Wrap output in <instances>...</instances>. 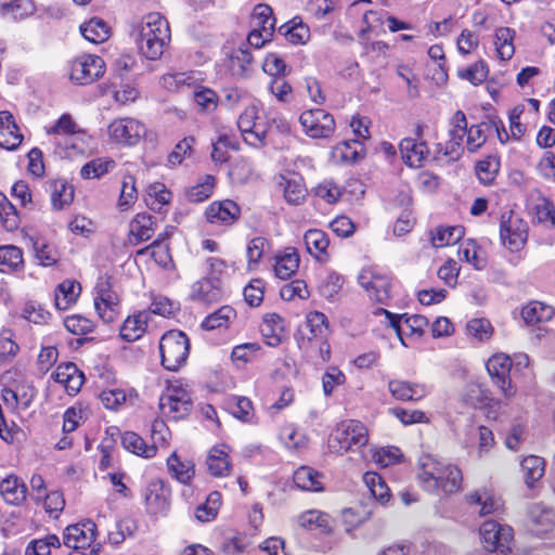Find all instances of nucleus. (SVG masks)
<instances>
[{"instance_id":"nucleus-39","label":"nucleus","mask_w":555,"mask_h":555,"mask_svg":"<svg viewBox=\"0 0 555 555\" xmlns=\"http://www.w3.org/2000/svg\"><path fill=\"white\" fill-rule=\"evenodd\" d=\"M81 35L92 43H102L109 38V27L101 18L93 17L80 26Z\"/></svg>"},{"instance_id":"nucleus-31","label":"nucleus","mask_w":555,"mask_h":555,"mask_svg":"<svg viewBox=\"0 0 555 555\" xmlns=\"http://www.w3.org/2000/svg\"><path fill=\"white\" fill-rule=\"evenodd\" d=\"M192 94L193 103L197 113L211 114L218 107L219 98L212 89L204 86H197L194 88Z\"/></svg>"},{"instance_id":"nucleus-30","label":"nucleus","mask_w":555,"mask_h":555,"mask_svg":"<svg viewBox=\"0 0 555 555\" xmlns=\"http://www.w3.org/2000/svg\"><path fill=\"white\" fill-rule=\"evenodd\" d=\"M260 331L267 345L271 347L278 346L284 333L283 319L276 313L267 314L263 318Z\"/></svg>"},{"instance_id":"nucleus-47","label":"nucleus","mask_w":555,"mask_h":555,"mask_svg":"<svg viewBox=\"0 0 555 555\" xmlns=\"http://www.w3.org/2000/svg\"><path fill=\"white\" fill-rule=\"evenodd\" d=\"M307 326L309 327V339H326L330 335V326L327 318L324 313L319 311L310 312L307 315Z\"/></svg>"},{"instance_id":"nucleus-45","label":"nucleus","mask_w":555,"mask_h":555,"mask_svg":"<svg viewBox=\"0 0 555 555\" xmlns=\"http://www.w3.org/2000/svg\"><path fill=\"white\" fill-rule=\"evenodd\" d=\"M227 406L230 413L243 421L251 422L254 418V408L251 401L246 397L233 396L227 400Z\"/></svg>"},{"instance_id":"nucleus-18","label":"nucleus","mask_w":555,"mask_h":555,"mask_svg":"<svg viewBox=\"0 0 555 555\" xmlns=\"http://www.w3.org/2000/svg\"><path fill=\"white\" fill-rule=\"evenodd\" d=\"M402 160L412 168H420L429 155L425 142H417L413 138H405L399 144Z\"/></svg>"},{"instance_id":"nucleus-7","label":"nucleus","mask_w":555,"mask_h":555,"mask_svg":"<svg viewBox=\"0 0 555 555\" xmlns=\"http://www.w3.org/2000/svg\"><path fill=\"white\" fill-rule=\"evenodd\" d=\"M105 69V63L98 55H82L70 64V80L77 85H89L99 79Z\"/></svg>"},{"instance_id":"nucleus-6","label":"nucleus","mask_w":555,"mask_h":555,"mask_svg":"<svg viewBox=\"0 0 555 555\" xmlns=\"http://www.w3.org/2000/svg\"><path fill=\"white\" fill-rule=\"evenodd\" d=\"M299 121L305 133L313 139L328 138L335 130L334 117L322 108L305 111Z\"/></svg>"},{"instance_id":"nucleus-43","label":"nucleus","mask_w":555,"mask_h":555,"mask_svg":"<svg viewBox=\"0 0 555 555\" xmlns=\"http://www.w3.org/2000/svg\"><path fill=\"white\" fill-rule=\"evenodd\" d=\"M515 30L509 27H501L495 31V41L498 55L501 60H509L515 53L513 43Z\"/></svg>"},{"instance_id":"nucleus-24","label":"nucleus","mask_w":555,"mask_h":555,"mask_svg":"<svg viewBox=\"0 0 555 555\" xmlns=\"http://www.w3.org/2000/svg\"><path fill=\"white\" fill-rule=\"evenodd\" d=\"M168 473L172 478L183 485H190L195 476V464L191 460H182L177 452L167 459Z\"/></svg>"},{"instance_id":"nucleus-20","label":"nucleus","mask_w":555,"mask_h":555,"mask_svg":"<svg viewBox=\"0 0 555 555\" xmlns=\"http://www.w3.org/2000/svg\"><path fill=\"white\" fill-rule=\"evenodd\" d=\"M118 306L117 295L111 292L107 285H100L98 296L94 298V307L99 317L105 322L111 323L117 317L116 307Z\"/></svg>"},{"instance_id":"nucleus-25","label":"nucleus","mask_w":555,"mask_h":555,"mask_svg":"<svg viewBox=\"0 0 555 555\" xmlns=\"http://www.w3.org/2000/svg\"><path fill=\"white\" fill-rule=\"evenodd\" d=\"M279 185L283 189L286 202L292 205H299L306 197L307 190L298 175L280 176Z\"/></svg>"},{"instance_id":"nucleus-15","label":"nucleus","mask_w":555,"mask_h":555,"mask_svg":"<svg viewBox=\"0 0 555 555\" xmlns=\"http://www.w3.org/2000/svg\"><path fill=\"white\" fill-rule=\"evenodd\" d=\"M192 401L189 395L182 390L165 393L159 399V410L166 417L179 420L190 413Z\"/></svg>"},{"instance_id":"nucleus-13","label":"nucleus","mask_w":555,"mask_h":555,"mask_svg":"<svg viewBox=\"0 0 555 555\" xmlns=\"http://www.w3.org/2000/svg\"><path fill=\"white\" fill-rule=\"evenodd\" d=\"M464 500L468 507L480 517L494 514L502 507L501 500L487 487L467 493Z\"/></svg>"},{"instance_id":"nucleus-64","label":"nucleus","mask_w":555,"mask_h":555,"mask_svg":"<svg viewBox=\"0 0 555 555\" xmlns=\"http://www.w3.org/2000/svg\"><path fill=\"white\" fill-rule=\"evenodd\" d=\"M34 248L36 257L42 266H52L60 258L57 249L50 244L36 242Z\"/></svg>"},{"instance_id":"nucleus-42","label":"nucleus","mask_w":555,"mask_h":555,"mask_svg":"<svg viewBox=\"0 0 555 555\" xmlns=\"http://www.w3.org/2000/svg\"><path fill=\"white\" fill-rule=\"evenodd\" d=\"M51 203L55 210L68 206L74 199V188L64 180H56L51 184Z\"/></svg>"},{"instance_id":"nucleus-44","label":"nucleus","mask_w":555,"mask_h":555,"mask_svg":"<svg viewBox=\"0 0 555 555\" xmlns=\"http://www.w3.org/2000/svg\"><path fill=\"white\" fill-rule=\"evenodd\" d=\"M253 20L255 22V27L263 30L266 33V37L273 36L275 18L271 7L264 3L257 4L253 12Z\"/></svg>"},{"instance_id":"nucleus-32","label":"nucleus","mask_w":555,"mask_h":555,"mask_svg":"<svg viewBox=\"0 0 555 555\" xmlns=\"http://www.w3.org/2000/svg\"><path fill=\"white\" fill-rule=\"evenodd\" d=\"M24 267L23 251L14 245L0 246V271L17 272Z\"/></svg>"},{"instance_id":"nucleus-21","label":"nucleus","mask_w":555,"mask_h":555,"mask_svg":"<svg viewBox=\"0 0 555 555\" xmlns=\"http://www.w3.org/2000/svg\"><path fill=\"white\" fill-rule=\"evenodd\" d=\"M388 389L393 398L401 401H418L426 396L424 385L400 379L389 380Z\"/></svg>"},{"instance_id":"nucleus-33","label":"nucleus","mask_w":555,"mask_h":555,"mask_svg":"<svg viewBox=\"0 0 555 555\" xmlns=\"http://www.w3.org/2000/svg\"><path fill=\"white\" fill-rule=\"evenodd\" d=\"M192 298L206 304L218 301L221 298L220 284L204 278L193 284Z\"/></svg>"},{"instance_id":"nucleus-52","label":"nucleus","mask_w":555,"mask_h":555,"mask_svg":"<svg viewBox=\"0 0 555 555\" xmlns=\"http://www.w3.org/2000/svg\"><path fill=\"white\" fill-rule=\"evenodd\" d=\"M146 205L154 211H160L164 205L171 201V193L162 183H154L149 188Z\"/></svg>"},{"instance_id":"nucleus-54","label":"nucleus","mask_w":555,"mask_h":555,"mask_svg":"<svg viewBox=\"0 0 555 555\" xmlns=\"http://www.w3.org/2000/svg\"><path fill=\"white\" fill-rule=\"evenodd\" d=\"M298 524L306 529L320 528L322 531H328L331 529L330 516L313 509L302 513L298 517Z\"/></svg>"},{"instance_id":"nucleus-14","label":"nucleus","mask_w":555,"mask_h":555,"mask_svg":"<svg viewBox=\"0 0 555 555\" xmlns=\"http://www.w3.org/2000/svg\"><path fill=\"white\" fill-rule=\"evenodd\" d=\"M171 491L163 480H153L144 492L146 509L152 515L166 514L170 505Z\"/></svg>"},{"instance_id":"nucleus-22","label":"nucleus","mask_w":555,"mask_h":555,"mask_svg":"<svg viewBox=\"0 0 555 555\" xmlns=\"http://www.w3.org/2000/svg\"><path fill=\"white\" fill-rule=\"evenodd\" d=\"M27 487L25 482L15 475H9L1 480V495L8 504L18 506L25 502Z\"/></svg>"},{"instance_id":"nucleus-62","label":"nucleus","mask_w":555,"mask_h":555,"mask_svg":"<svg viewBox=\"0 0 555 555\" xmlns=\"http://www.w3.org/2000/svg\"><path fill=\"white\" fill-rule=\"evenodd\" d=\"M460 76L468 79L473 85L478 86L482 83L488 77L487 63L480 60L470 65L464 72H461Z\"/></svg>"},{"instance_id":"nucleus-49","label":"nucleus","mask_w":555,"mask_h":555,"mask_svg":"<svg viewBox=\"0 0 555 555\" xmlns=\"http://www.w3.org/2000/svg\"><path fill=\"white\" fill-rule=\"evenodd\" d=\"M137 255H150L158 266L165 269L169 268L172 263L168 245L160 244L159 242H152L149 246L138 250Z\"/></svg>"},{"instance_id":"nucleus-26","label":"nucleus","mask_w":555,"mask_h":555,"mask_svg":"<svg viewBox=\"0 0 555 555\" xmlns=\"http://www.w3.org/2000/svg\"><path fill=\"white\" fill-rule=\"evenodd\" d=\"M304 242L308 253L318 259L321 262L327 260V247L330 245V240L325 232L311 229L308 230L304 235Z\"/></svg>"},{"instance_id":"nucleus-2","label":"nucleus","mask_w":555,"mask_h":555,"mask_svg":"<svg viewBox=\"0 0 555 555\" xmlns=\"http://www.w3.org/2000/svg\"><path fill=\"white\" fill-rule=\"evenodd\" d=\"M418 478L426 491L446 495L459 492L463 481L457 466L443 463L431 455L420 459Z\"/></svg>"},{"instance_id":"nucleus-46","label":"nucleus","mask_w":555,"mask_h":555,"mask_svg":"<svg viewBox=\"0 0 555 555\" xmlns=\"http://www.w3.org/2000/svg\"><path fill=\"white\" fill-rule=\"evenodd\" d=\"M521 468L527 486L532 487L544 475V460L537 455L527 456L521 462Z\"/></svg>"},{"instance_id":"nucleus-57","label":"nucleus","mask_w":555,"mask_h":555,"mask_svg":"<svg viewBox=\"0 0 555 555\" xmlns=\"http://www.w3.org/2000/svg\"><path fill=\"white\" fill-rule=\"evenodd\" d=\"M215 181V177L209 175L205 176L203 182L188 190L186 196L189 201L199 203L207 199L212 193Z\"/></svg>"},{"instance_id":"nucleus-11","label":"nucleus","mask_w":555,"mask_h":555,"mask_svg":"<svg viewBox=\"0 0 555 555\" xmlns=\"http://www.w3.org/2000/svg\"><path fill=\"white\" fill-rule=\"evenodd\" d=\"M358 283L367 293L371 300L385 304L390 297V279L370 269H363Z\"/></svg>"},{"instance_id":"nucleus-29","label":"nucleus","mask_w":555,"mask_h":555,"mask_svg":"<svg viewBox=\"0 0 555 555\" xmlns=\"http://www.w3.org/2000/svg\"><path fill=\"white\" fill-rule=\"evenodd\" d=\"M81 286L76 281L66 280L59 284L55 289L54 302L59 310H66L76 302Z\"/></svg>"},{"instance_id":"nucleus-12","label":"nucleus","mask_w":555,"mask_h":555,"mask_svg":"<svg viewBox=\"0 0 555 555\" xmlns=\"http://www.w3.org/2000/svg\"><path fill=\"white\" fill-rule=\"evenodd\" d=\"M511 367L512 360L504 353L494 354L487 362L488 373L505 398H511L515 395V389L512 386L509 377Z\"/></svg>"},{"instance_id":"nucleus-19","label":"nucleus","mask_w":555,"mask_h":555,"mask_svg":"<svg viewBox=\"0 0 555 555\" xmlns=\"http://www.w3.org/2000/svg\"><path fill=\"white\" fill-rule=\"evenodd\" d=\"M241 209L236 203L227 199L223 202H215L206 209V218L210 223L231 224L240 216Z\"/></svg>"},{"instance_id":"nucleus-3","label":"nucleus","mask_w":555,"mask_h":555,"mask_svg":"<svg viewBox=\"0 0 555 555\" xmlns=\"http://www.w3.org/2000/svg\"><path fill=\"white\" fill-rule=\"evenodd\" d=\"M159 353L162 365L167 371H178L189 358L190 340L188 336L178 330L166 332L159 340Z\"/></svg>"},{"instance_id":"nucleus-35","label":"nucleus","mask_w":555,"mask_h":555,"mask_svg":"<svg viewBox=\"0 0 555 555\" xmlns=\"http://www.w3.org/2000/svg\"><path fill=\"white\" fill-rule=\"evenodd\" d=\"M147 315L145 313H138L128 317L122 326L120 327V337L126 341H134L139 339L145 332L147 326Z\"/></svg>"},{"instance_id":"nucleus-37","label":"nucleus","mask_w":555,"mask_h":555,"mask_svg":"<svg viewBox=\"0 0 555 555\" xmlns=\"http://www.w3.org/2000/svg\"><path fill=\"white\" fill-rule=\"evenodd\" d=\"M208 472L215 477H222L229 474L231 463L228 453L218 447L212 448L206 459Z\"/></svg>"},{"instance_id":"nucleus-56","label":"nucleus","mask_w":555,"mask_h":555,"mask_svg":"<svg viewBox=\"0 0 555 555\" xmlns=\"http://www.w3.org/2000/svg\"><path fill=\"white\" fill-rule=\"evenodd\" d=\"M299 267V256L297 253H288L280 257L274 266L275 275L281 280H287Z\"/></svg>"},{"instance_id":"nucleus-10","label":"nucleus","mask_w":555,"mask_h":555,"mask_svg":"<svg viewBox=\"0 0 555 555\" xmlns=\"http://www.w3.org/2000/svg\"><path fill=\"white\" fill-rule=\"evenodd\" d=\"M111 138L125 145L137 144L146 133L145 126L133 118H119L108 126Z\"/></svg>"},{"instance_id":"nucleus-28","label":"nucleus","mask_w":555,"mask_h":555,"mask_svg":"<svg viewBox=\"0 0 555 555\" xmlns=\"http://www.w3.org/2000/svg\"><path fill=\"white\" fill-rule=\"evenodd\" d=\"M498 124H501V119L498 117H490L488 121H482L479 125H472L467 131L466 145L469 152H476L480 149L487 140V131L492 128H498Z\"/></svg>"},{"instance_id":"nucleus-50","label":"nucleus","mask_w":555,"mask_h":555,"mask_svg":"<svg viewBox=\"0 0 555 555\" xmlns=\"http://www.w3.org/2000/svg\"><path fill=\"white\" fill-rule=\"evenodd\" d=\"M364 482L366 483L367 488L370 489L372 495L382 504H385L389 501L390 493L389 488L383 480V478L377 474L373 472H367L363 476Z\"/></svg>"},{"instance_id":"nucleus-60","label":"nucleus","mask_w":555,"mask_h":555,"mask_svg":"<svg viewBox=\"0 0 555 555\" xmlns=\"http://www.w3.org/2000/svg\"><path fill=\"white\" fill-rule=\"evenodd\" d=\"M467 333L480 341L488 340L493 332L487 319H473L466 325Z\"/></svg>"},{"instance_id":"nucleus-59","label":"nucleus","mask_w":555,"mask_h":555,"mask_svg":"<svg viewBox=\"0 0 555 555\" xmlns=\"http://www.w3.org/2000/svg\"><path fill=\"white\" fill-rule=\"evenodd\" d=\"M0 219L5 229L13 230L17 228L18 217L16 209L2 193H0Z\"/></svg>"},{"instance_id":"nucleus-1","label":"nucleus","mask_w":555,"mask_h":555,"mask_svg":"<svg viewBox=\"0 0 555 555\" xmlns=\"http://www.w3.org/2000/svg\"><path fill=\"white\" fill-rule=\"evenodd\" d=\"M130 36L139 54L150 61L160 60L171 40L169 23L157 12L149 13L134 23Z\"/></svg>"},{"instance_id":"nucleus-61","label":"nucleus","mask_w":555,"mask_h":555,"mask_svg":"<svg viewBox=\"0 0 555 555\" xmlns=\"http://www.w3.org/2000/svg\"><path fill=\"white\" fill-rule=\"evenodd\" d=\"M401 450L397 447L380 448L373 454V459L380 467H387L400 461Z\"/></svg>"},{"instance_id":"nucleus-41","label":"nucleus","mask_w":555,"mask_h":555,"mask_svg":"<svg viewBox=\"0 0 555 555\" xmlns=\"http://www.w3.org/2000/svg\"><path fill=\"white\" fill-rule=\"evenodd\" d=\"M235 318L236 312L232 307L222 306L205 318L202 322V327L207 331H212L223 326L227 327Z\"/></svg>"},{"instance_id":"nucleus-63","label":"nucleus","mask_w":555,"mask_h":555,"mask_svg":"<svg viewBox=\"0 0 555 555\" xmlns=\"http://www.w3.org/2000/svg\"><path fill=\"white\" fill-rule=\"evenodd\" d=\"M459 258L462 261L473 264V267L478 270L485 267V260L479 257L477 246L474 242H467L460 246Z\"/></svg>"},{"instance_id":"nucleus-38","label":"nucleus","mask_w":555,"mask_h":555,"mask_svg":"<svg viewBox=\"0 0 555 555\" xmlns=\"http://www.w3.org/2000/svg\"><path fill=\"white\" fill-rule=\"evenodd\" d=\"M122 447L137 455L150 459L156 455V446H149L133 431H126L121 436Z\"/></svg>"},{"instance_id":"nucleus-58","label":"nucleus","mask_w":555,"mask_h":555,"mask_svg":"<svg viewBox=\"0 0 555 555\" xmlns=\"http://www.w3.org/2000/svg\"><path fill=\"white\" fill-rule=\"evenodd\" d=\"M64 325L74 335H87L94 328V323L80 314L67 317L64 320Z\"/></svg>"},{"instance_id":"nucleus-36","label":"nucleus","mask_w":555,"mask_h":555,"mask_svg":"<svg viewBox=\"0 0 555 555\" xmlns=\"http://www.w3.org/2000/svg\"><path fill=\"white\" fill-rule=\"evenodd\" d=\"M320 478L321 475L308 466L299 467L293 476L296 487L307 491H322L323 486Z\"/></svg>"},{"instance_id":"nucleus-9","label":"nucleus","mask_w":555,"mask_h":555,"mask_svg":"<svg viewBox=\"0 0 555 555\" xmlns=\"http://www.w3.org/2000/svg\"><path fill=\"white\" fill-rule=\"evenodd\" d=\"M375 313H384L389 321V325L395 330L398 338L400 339L403 346H408L404 341L403 336L408 334L421 336L428 325V321L425 317L413 314H393L383 308L376 310Z\"/></svg>"},{"instance_id":"nucleus-5","label":"nucleus","mask_w":555,"mask_h":555,"mask_svg":"<svg viewBox=\"0 0 555 555\" xmlns=\"http://www.w3.org/2000/svg\"><path fill=\"white\" fill-rule=\"evenodd\" d=\"M500 236L504 246L518 251L527 242L528 224L514 211H506L501 216Z\"/></svg>"},{"instance_id":"nucleus-27","label":"nucleus","mask_w":555,"mask_h":555,"mask_svg":"<svg viewBox=\"0 0 555 555\" xmlns=\"http://www.w3.org/2000/svg\"><path fill=\"white\" fill-rule=\"evenodd\" d=\"M528 516L538 533L551 531L555 527V512L542 503L531 504Z\"/></svg>"},{"instance_id":"nucleus-8","label":"nucleus","mask_w":555,"mask_h":555,"mask_svg":"<svg viewBox=\"0 0 555 555\" xmlns=\"http://www.w3.org/2000/svg\"><path fill=\"white\" fill-rule=\"evenodd\" d=\"M480 535L486 550L489 552H509V543L513 539V529L495 521H485L480 527Z\"/></svg>"},{"instance_id":"nucleus-23","label":"nucleus","mask_w":555,"mask_h":555,"mask_svg":"<svg viewBox=\"0 0 555 555\" xmlns=\"http://www.w3.org/2000/svg\"><path fill=\"white\" fill-rule=\"evenodd\" d=\"M156 221L155 218L147 214H138L130 222V242L139 244L141 242L152 238L155 232Z\"/></svg>"},{"instance_id":"nucleus-53","label":"nucleus","mask_w":555,"mask_h":555,"mask_svg":"<svg viewBox=\"0 0 555 555\" xmlns=\"http://www.w3.org/2000/svg\"><path fill=\"white\" fill-rule=\"evenodd\" d=\"M36 10L33 0H12L1 4L3 15H11L13 18H24L31 15Z\"/></svg>"},{"instance_id":"nucleus-51","label":"nucleus","mask_w":555,"mask_h":555,"mask_svg":"<svg viewBox=\"0 0 555 555\" xmlns=\"http://www.w3.org/2000/svg\"><path fill=\"white\" fill-rule=\"evenodd\" d=\"M500 169V160L495 156H488L476 165V175L479 181L485 184H491Z\"/></svg>"},{"instance_id":"nucleus-55","label":"nucleus","mask_w":555,"mask_h":555,"mask_svg":"<svg viewBox=\"0 0 555 555\" xmlns=\"http://www.w3.org/2000/svg\"><path fill=\"white\" fill-rule=\"evenodd\" d=\"M363 152V144L358 139L344 141L335 149V154L338 155L343 162L350 163L361 159Z\"/></svg>"},{"instance_id":"nucleus-34","label":"nucleus","mask_w":555,"mask_h":555,"mask_svg":"<svg viewBox=\"0 0 555 555\" xmlns=\"http://www.w3.org/2000/svg\"><path fill=\"white\" fill-rule=\"evenodd\" d=\"M553 315V307L541 301H531L521 310V317L524 321L529 325L546 322L551 320Z\"/></svg>"},{"instance_id":"nucleus-17","label":"nucleus","mask_w":555,"mask_h":555,"mask_svg":"<svg viewBox=\"0 0 555 555\" xmlns=\"http://www.w3.org/2000/svg\"><path fill=\"white\" fill-rule=\"evenodd\" d=\"M23 141V134L17 127L13 115L8 111L0 112V146L13 151Z\"/></svg>"},{"instance_id":"nucleus-4","label":"nucleus","mask_w":555,"mask_h":555,"mask_svg":"<svg viewBox=\"0 0 555 555\" xmlns=\"http://www.w3.org/2000/svg\"><path fill=\"white\" fill-rule=\"evenodd\" d=\"M366 427L359 421H344L335 428L330 439V448L336 452L359 449L367 443Z\"/></svg>"},{"instance_id":"nucleus-16","label":"nucleus","mask_w":555,"mask_h":555,"mask_svg":"<svg viewBox=\"0 0 555 555\" xmlns=\"http://www.w3.org/2000/svg\"><path fill=\"white\" fill-rule=\"evenodd\" d=\"M95 524L90 520L68 526L63 537L64 544L73 550L89 546L95 539Z\"/></svg>"},{"instance_id":"nucleus-40","label":"nucleus","mask_w":555,"mask_h":555,"mask_svg":"<svg viewBox=\"0 0 555 555\" xmlns=\"http://www.w3.org/2000/svg\"><path fill=\"white\" fill-rule=\"evenodd\" d=\"M279 34L294 44L305 43L310 36L309 27L304 25L301 21H297V18H293L282 25L279 28Z\"/></svg>"},{"instance_id":"nucleus-48","label":"nucleus","mask_w":555,"mask_h":555,"mask_svg":"<svg viewBox=\"0 0 555 555\" xmlns=\"http://www.w3.org/2000/svg\"><path fill=\"white\" fill-rule=\"evenodd\" d=\"M464 236L463 227L437 228L431 236L434 247L439 248L456 244Z\"/></svg>"}]
</instances>
